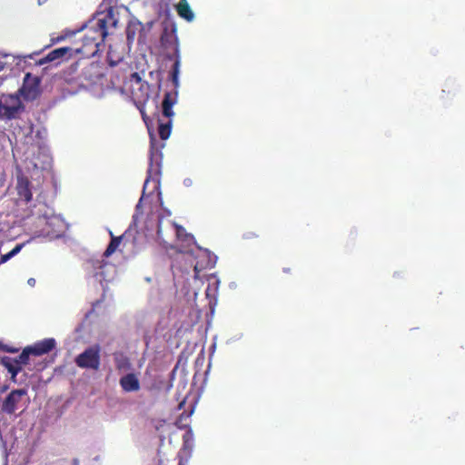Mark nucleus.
Wrapping results in <instances>:
<instances>
[{
	"instance_id": "1",
	"label": "nucleus",
	"mask_w": 465,
	"mask_h": 465,
	"mask_svg": "<svg viewBox=\"0 0 465 465\" xmlns=\"http://www.w3.org/2000/svg\"><path fill=\"white\" fill-rule=\"evenodd\" d=\"M52 361L53 360H48L47 358L32 355L25 357L24 350L16 357L4 356L0 360L1 365L11 374V378H15L21 371H24L26 376L34 377L38 372L45 370Z\"/></svg>"
},
{
	"instance_id": "2",
	"label": "nucleus",
	"mask_w": 465,
	"mask_h": 465,
	"mask_svg": "<svg viewBox=\"0 0 465 465\" xmlns=\"http://www.w3.org/2000/svg\"><path fill=\"white\" fill-rule=\"evenodd\" d=\"M83 30L85 31L82 37V45L74 46L76 55L83 57L94 56L99 51L100 41H104L107 35L106 21L104 19H97L89 21Z\"/></svg>"
},
{
	"instance_id": "3",
	"label": "nucleus",
	"mask_w": 465,
	"mask_h": 465,
	"mask_svg": "<svg viewBox=\"0 0 465 465\" xmlns=\"http://www.w3.org/2000/svg\"><path fill=\"white\" fill-rule=\"evenodd\" d=\"M160 175H161V163L157 160L155 162H153V154L151 153L150 164H149V168L147 170V176L143 183L142 196L140 198V202L136 205V210L134 214V224L135 226H137L141 222H143L144 223V229L147 232L149 231L150 227H152L153 225H150L151 220L148 216L145 219H143V213L142 211L143 203L146 198L145 193H146V190L149 188L150 184H152L153 192H154V190H159Z\"/></svg>"
},
{
	"instance_id": "4",
	"label": "nucleus",
	"mask_w": 465,
	"mask_h": 465,
	"mask_svg": "<svg viewBox=\"0 0 465 465\" xmlns=\"http://www.w3.org/2000/svg\"><path fill=\"white\" fill-rule=\"evenodd\" d=\"M157 239L165 247H173L171 241L175 237L176 240L189 243L193 236L186 233L183 225H179L171 220H164L163 216H158L157 222Z\"/></svg>"
},
{
	"instance_id": "5",
	"label": "nucleus",
	"mask_w": 465,
	"mask_h": 465,
	"mask_svg": "<svg viewBox=\"0 0 465 465\" xmlns=\"http://www.w3.org/2000/svg\"><path fill=\"white\" fill-rule=\"evenodd\" d=\"M195 385V381H193L191 382V388L189 391L185 393V395L183 398V401L178 404V410L184 409L183 411L178 416L177 420L175 422L178 428L183 429L186 428L189 425L188 420L193 413L200 396L197 391H193V387Z\"/></svg>"
},
{
	"instance_id": "6",
	"label": "nucleus",
	"mask_w": 465,
	"mask_h": 465,
	"mask_svg": "<svg viewBox=\"0 0 465 465\" xmlns=\"http://www.w3.org/2000/svg\"><path fill=\"white\" fill-rule=\"evenodd\" d=\"M25 106L20 99V94H2L0 96V119L13 120L18 117Z\"/></svg>"
},
{
	"instance_id": "7",
	"label": "nucleus",
	"mask_w": 465,
	"mask_h": 465,
	"mask_svg": "<svg viewBox=\"0 0 465 465\" xmlns=\"http://www.w3.org/2000/svg\"><path fill=\"white\" fill-rule=\"evenodd\" d=\"M40 84V77L27 73L25 75L22 87L18 90V94L26 101H34L41 94Z\"/></svg>"
},
{
	"instance_id": "8",
	"label": "nucleus",
	"mask_w": 465,
	"mask_h": 465,
	"mask_svg": "<svg viewBox=\"0 0 465 465\" xmlns=\"http://www.w3.org/2000/svg\"><path fill=\"white\" fill-rule=\"evenodd\" d=\"M56 341L54 338H45L35 341V343L25 347L24 356H36L40 358H47V355L55 349Z\"/></svg>"
},
{
	"instance_id": "9",
	"label": "nucleus",
	"mask_w": 465,
	"mask_h": 465,
	"mask_svg": "<svg viewBox=\"0 0 465 465\" xmlns=\"http://www.w3.org/2000/svg\"><path fill=\"white\" fill-rule=\"evenodd\" d=\"M78 367L97 370L100 365V349L98 346L87 348L75 358Z\"/></svg>"
},
{
	"instance_id": "10",
	"label": "nucleus",
	"mask_w": 465,
	"mask_h": 465,
	"mask_svg": "<svg viewBox=\"0 0 465 465\" xmlns=\"http://www.w3.org/2000/svg\"><path fill=\"white\" fill-rule=\"evenodd\" d=\"M129 84L131 94L134 100L138 102H145L149 98V84L143 81L137 73L131 74V77L126 83Z\"/></svg>"
},
{
	"instance_id": "11",
	"label": "nucleus",
	"mask_w": 465,
	"mask_h": 465,
	"mask_svg": "<svg viewBox=\"0 0 465 465\" xmlns=\"http://www.w3.org/2000/svg\"><path fill=\"white\" fill-rule=\"evenodd\" d=\"M74 55H76V54L74 47H59L49 52L45 57L39 60L38 64L40 65L50 62L60 64L64 61H67Z\"/></svg>"
},
{
	"instance_id": "12",
	"label": "nucleus",
	"mask_w": 465,
	"mask_h": 465,
	"mask_svg": "<svg viewBox=\"0 0 465 465\" xmlns=\"http://www.w3.org/2000/svg\"><path fill=\"white\" fill-rule=\"evenodd\" d=\"M121 247H127L126 255L134 253L137 250V236L134 235V231L132 226L127 229L124 233L118 236V251L124 252V251Z\"/></svg>"
},
{
	"instance_id": "13",
	"label": "nucleus",
	"mask_w": 465,
	"mask_h": 465,
	"mask_svg": "<svg viewBox=\"0 0 465 465\" xmlns=\"http://www.w3.org/2000/svg\"><path fill=\"white\" fill-rule=\"evenodd\" d=\"M176 27H165L161 35V45L165 49H172L175 54L179 53V40L176 35Z\"/></svg>"
},
{
	"instance_id": "14",
	"label": "nucleus",
	"mask_w": 465,
	"mask_h": 465,
	"mask_svg": "<svg viewBox=\"0 0 465 465\" xmlns=\"http://www.w3.org/2000/svg\"><path fill=\"white\" fill-rule=\"evenodd\" d=\"M26 394L25 389H17L12 391L5 399L2 404V411L8 414H13L16 410L17 403L21 401L22 397Z\"/></svg>"
},
{
	"instance_id": "15",
	"label": "nucleus",
	"mask_w": 465,
	"mask_h": 465,
	"mask_svg": "<svg viewBox=\"0 0 465 465\" xmlns=\"http://www.w3.org/2000/svg\"><path fill=\"white\" fill-rule=\"evenodd\" d=\"M70 401H62L60 399L51 401L46 405V416L49 419L57 420L67 410Z\"/></svg>"
},
{
	"instance_id": "16",
	"label": "nucleus",
	"mask_w": 465,
	"mask_h": 465,
	"mask_svg": "<svg viewBox=\"0 0 465 465\" xmlns=\"http://www.w3.org/2000/svg\"><path fill=\"white\" fill-rule=\"evenodd\" d=\"M16 190L19 197L23 199L25 203H29L32 201L33 194L31 192V183L27 177H18Z\"/></svg>"
},
{
	"instance_id": "17",
	"label": "nucleus",
	"mask_w": 465,
	"mask_h": 465,
	"mask_svg": "<svg viewBox=\"0 0 465 465\" xmlns=\"http://www.w3.org/2000/svg\"><path fill=\"white\" fill-rule=\"evenodd\" d=\"M176 103V98L173 96V94L169 92L165 93L163 103H162V108H163V116L167 118H172L174 115V113L173 111V106Z\"/></svg>"
},
{
	"instance_id": "18",
	"label": "nucleus",
	"mask_w": 465,
	"mask_h": 465,
	"mask_svg": "<svg viewBox=\"0 0 465 465\" xmlns=\"http://www.w3.org/2000/svg\"><path fill=\"white\" fill-rule=\"evenodd\" d=\"M176 10L178 15L182 16L185 21H192L194 17V14L186 0H181L176 5Z\"/></svg>"
},
{
	"instance_id": "19",
	"label": "nucleus",
	"mask_w": 465,
	"mask_h": 465,
	"mask_svg": "<svg viewBox=\"0 0 465 465\" xmlns=\"http://www.w3.org/2000/svg\"><path fill=\"white\" fill-rule=\"evenodd\" d=\"M188 374L186 361L180 360L173 369L171 378H184Z\"/></svg>"
},
{
	"instance_id": "20",
	"label": "nucleus",
	"mask_w": 465,
	"mask_h": 465,
	"mask_svg": "<svg viewBox=\"0 0 465 465\" xmlns=\"http://www.w3.org/2000/svg\"><path fill=\"white\" fill-rule=\"evenodd\" d=\"M172 133V120L167 123H159L158 134L161 139L165 140L170 137Z\"/></svg>"
},
{
	"instance_id": "21",
	"label": "nucleus",
	"mask_w": 465,
	"mask_h": 465,
	"mask_svg": "<svg viewBox=\"0 0 465 465\" xmlns=\"http://www.w3.org/2000/svg\"><path fill=\"white\" fill-rule=\"evenodd\" d=\"M120 383L127 391L139 390V380H120Z\"/></svg>"
},
{
	"instance_id": "22",
	"label": "nucleus",
	"mask_w": 465,
	"mask_h": 465,
	"mask_svg": "<svg viewBox=\"0 0 465 465\" xmlns=\"http://www.w3.org/2000/svg\"><path fill=\"white\" fill-rule=\"evenodd\" d=\"M23 244H17L14 249H12L9 252L1 255L0 257V264L6 262L12 257L16 255L22 249Z\"/></svg>"
},
{
	"instance_id": "23",
	"label": "nucleus",
	"mask_w": 465,
	"mask_h": 465,
	"mask_svg": "<svg viewBox=\"0 0 465 465\" xmlns=\"http://www.w3.org/2000/svg\"><path fill=\"white\" fill-rule=\"evenodd\" d=\"M110 236H111L110 243L104 253V255L105 257L110 256L116 250V236L112 232H110Z\"/></svg>"
},
{
	"instance_id": "24",
	"label": "nucleus",
	"mask_w": 465,
	"mask_h": 465,
	"mask_svg": "<svg viewBox=\"0 0 465 465\" xmlns=\"http://www.w3.org/2000/svg\"><path fill=\"white\" fill-rule=\"evenodd\" d=\"M193 440V433L191 429H188L183 435V449H190L191 442Z\"/></svg>"
},
{
	"instance_id": "25",
	"label": "nucleus",
	"mask_w": 465,
	"mask_h": 465,
	"mask_svg": "<svg viewBox=\"0 0 465 465\" xmlns=\"http://www.w3.org/2000/svg\"><path fill=\"white\" fill-rule=\"evenodd\" d=\"M138 26H139V25L130 24L128 25V27L126 28V35H127V39L130 43H132L134 40L135 35H136V30H137Z\"/></svg>"
},
{
	"instance_id": "26",
	"label": "nucleus",
	"mask_w": 465,
	"mask_h": 465,
	"mask_svg": "<svg viewBox=\"0 0 465 465\" xmlns=\"http://www.w3.org/2000/svg\"><path fill=\"white\" fill-rule=\"evenodd\" d=\"M178 76H179V59L176 60V62L173 64V72H172V78L175 85L178 84Z\"/></svg>"
},
{
	"instance_id": "27",
	"label": "nucleus",
	"mask_w": 465,
	"mask_h": 465,
	"mask_svg": "<svg viewBox=\"0 0 465 465\" xmlns=\"http://www.w3.org/2000/svg\"><path fill=\"white\" fill-rule=\"evenodd\" d=\"M259 235L253 232V231H247L245 233L242 234V238L245 240L257 239Z\"/></svg>"
},
{
	"instance_id": "28",
	"label": "nucleus",
	"mask_w": 465,
	"mask_h": 465,
	"mask_svg": "<svg viewBox=\"0 0 465 465\" xmlns=\"http://www.w3.org/2000/svg\"><path fill=\"white\" fill-rule=\"evenodd\" d=\"M0 349L3 350L4 351L11 352V353H16V352L19 351V350L17 348L11 347V346L6 345V344H2Z\"/></svg>"
},
{
	"instance_id": "29",
	"label": "nucleus",
	"mask_w": 465,
	"mask_h": 465,
	"mask_svg": "<svg viewBox=\"0 0 465 465\" xmlns=\"http://www.w3.org/2000/svg\"><path fill=\"white\" fill-rule=\"evenodd\" d=\"M107 61H108V64H109V65H110V66H114V65H116V61H115V60H114L111 50H109V51H108V54H107Z\"/></svg>"
},
{
	"instance_id": "30",
	"label": "nucleus",
	"mask_w": 465,
	"mask_h": 465,
	"mask_svg": "<svg viewBox=\"0 0 465 465\" xmlns=\"http://www.w3.org/2000/svg\"><path fill=\"white\" fill-rule=\"evenodd\" d=\"M188 459L183 458L181 454H178V465H187Z\"/></svg>"
},
{
	"instance_id": "31",
	"label": "nucleus",
	"mask_w": 465,
	"mask_h": 465,
	"mask_svg": "<svg viewBox=\"0 0 465 465\" xmlns=\"http://www.w3.org/2000/svg\"><path fill=\"white\" fill-rule=\"evenodd\" d=\"M140 114H141V116L143 120V122L146 124L147 123V120H149L148 116L146 115V114L144 113V110H143V105H142L140 107Z\"/></svg>"
},
{
	"instance_id": "32",
	"label": "nucleus",
	"mask_w": 465,
	"mask_h": 465,
	"mask_svg": "<svg viewBox=\"0 0 465 465\" xmlns=\"http://www.w3.org/2000/svg\"><path fill=\"white\" fill-rule=\"evenodd\" d=\"M64 39H65V36L60 35V36H57L55 38H52L51 39V43H52V45H54V44L59 43V42H61V41H63Z\"/></svg>"
},
{
	"instance_id": "33",
	"label": "nucleus",
	"mask_w": 465,
	"mask_h": 465,
	"mask_svg": "<svg viewBox=\"0 0 465 465\" xmlns=\"http://www.w3.org/2000/svg\"><path fill=\"white\" fill-rule=\"evenodd\" d=\"M35 283H36V281H35V278H29V279L27 280V284H28L29 286H31V287H35Z\"/></svg>"
},
{
	"instance_id": "34",
	"label": "nucleus",
	"mask_w": 465,
	"mask_h": 465,
	"mask_svg": "<svg viewBox=\"0 0 465 465\" xmlns=\"http://www.w3.org/2000/svg\"><path fill=\"white\" fill-rule=\"evenodd\" d=\"M121 378H128V379H131V378H136L135 374L134 373H127L124 376H122Z\"/></svg>"
},
{
	"instance_id": "35",
	"label": "nucleus",
	"mask_w": 465,
	"mask_h": 465,
	"mask_svg": "<svg viewBox=\"0 0 465 465\" xmlns=\"http://www.w3.org/2000/svg\"><path fill=\"white\" fill-rule=\"evenodd\" d=\"M5 68V64L0 62V72L3 71Z\"/></svg>"
},
{
	"instance_id": "36",
	"label": "nucleus",
	"mask_w": 465,
	"mask_h": 465,
	"mask_svg": "<svg viewBox=\"0 0 465 465\" xmlns=\"http://www.w3.org/2000/svg\"><path fill=\"white\" fill-rule=\"evenodd\" d=\"M283 271L285 273H290L291 269L290 268H283Z\"/></svg>"
},
{
	"instance_id": "37",
	"label": "nucleus",
	"mask_w": 465,
	"mask_h": 465,
	"mask_svg": "<svg viewBox=\"0 0 465 465\" xmlns=\"http://www.w3.org/2000/svg\"><path fill=\"white\" fill-rule=\"evenodd\" d=\"M193 379L198 378V373H197V372H194V373L193 374Z\"/></svg>"
},
{
	"instance_id": "38",
	"label": "nucleus",
	"mask_w": 465,
	"mask_h": 465,
	"mask_svg": "<svg viewBox=\"0 0 465 465\" xmlns=\"http://www.w3.org/2000/svg\"><path fill=\"white\" fill-rule=\"evenodd\" d=\"M112 25H113V26H116V20H114V21L112 22Z\"/></svg>"
},
{
	"instance_id": "39",
	"label": "nucleus",
	"mask_w": 465,
	"mask_h": 465,
	"mask_svg": "<svg viewBox=\"0 0 465 465\" xmlns=\"http://www.w3.org/2000/svg\"><path fill=\"white\" fill-rule=\"evenodd\" d=\"M166 213H167V215H168V216H170V215H171V212H170V211H168V210L166 211Z\"/></svg>"
}]
</instances>
